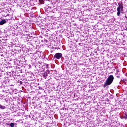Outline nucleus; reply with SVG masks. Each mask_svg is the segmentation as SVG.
Here are the masks:
<instances>
[{"label":"nucleus","instance_id":"obj_7","mask_svg":"<svg viewBox=\"0 0 127 127\" xmlns=\"http://www.w3.org/2000/svg\"><path fill=\"white\" fill-rule=\"evenodd\" d=\"M122 81L123 82V83L125 84V85L127 84V80L126 79L122 80Z\"/></svg>","mask_w":127,"mask_h":127},{"label":"nucleus","instance_id":"obj_4","mask_svg":"<svg viewBox=\"0 0 127 127\" xmlns=\"http://www.w3.org/2000/svg\"><path fill=\"white\" fill-rule=\"evenodd\" d=\"M5 23H6V20H5L4 19L0 21V25H3V24H4Z\"/></svg>","mask_w":127,"mask_h":127},{"label":"nucleus","instance_id":"obj_12","mask_svg":"<svg viewBox=\"0 0 127 127\" xmlns=\"http://www.w3.org/2000/svg\"><path fill=\"white\" fill-rule=\"evenodd\" d=\"M118 73H119V70L116 71V75H117V74H118Z\"/></svg>","mask_w":127,"mask_h":127},{"label":"nucleus","instance_id":"obj_9","mask_svg":"<svg viewBox=\"0 0 127 127\" xmlns=\"http://www.w3.org/2000/svg\"><path fill=\"white\" fill-rule=\"evenodd\" d=\"M10 127H14V123H11V124H10Z\"/></svg>","mask_w":127,"mask_h":127},{"label":"nucleus","instance_id":"obj_2","mask_svg":"<svg viewBox=\"0 0 127 127\" xmlns=\"http://www.w3.org/2000/svg\"><path fill=\"white\" fill-rule=\"evenodd\" d=\"M118 7H117V16H120L121 15V13H123V9H124V6H123V4L118 3Z\"/></svg>","mask_w":127,"mask_h":127},{"label":"nucleus","instance_id":"obj_6","mask_svg":"<svg viewBox=\"0 0 127 127\" xmlns=\"http://www.w3.org/2000/svg\"><path fill=\"white\" fill-rule=\"evenodd\" d=\"M43 76L44 78H46L47 77V73H43Z\"/></svg>","mask_w":127,"mask_h":127},{"label":"nucleus","instance_id":"obj_10","mask_svg":"<svg viewBox=\"0 0 127 127\" xmlns=\"http://www.w3.org/2000/svg\"><path fill=\"white\" fill-rule=\"evenodd\" d=\"M124 29H125V30H126L127 31V26H126L124 27Z\"/></svg>","mask_w":127,"mask_h":127},{"label":"nucleus","instance_id":"obj_1","mask_svg":"<svg viewBox=\"0 0 127 127\" xmlns=\"http://www.w3.org/2000/svg\"><path fill=\"white\" fill-rule=\"evenodd\" d=\"M114 76L110 75L106 80L105 83H104L103 85L104 88H107V89H108V86H110V85L112 84V83H113V81H114Z\"/></svg>","mask_w":127,"mask_h":127},{"label":"nucleus","instance_id":"obj_5","mask_svg":"<svg viewBox=\"0 0 127 127\" xmlns=\"http://www.w3.org/2000/svg\"><path fill=\"white\" fill-rule=\"evenodd\" d=\"M44 0H39V2L41 3V4H44Z\"/></svg>","mask_w":127,"mask_h":127},{"label":"nucleus","instance_id":"obj_11","mask_svg":"<svg viewBox=\"0 0 127 127\" xmlns=\"http://www.w3.org/2000/svg\"><path fill=\"white\" fill-rule=\"evenodd\" d=\"M46 68L47 69V68H48V64H46Z\"/></svg>","mask_w":127,"mask_h":127},{"label":"nucleus","instance_id":"obj_13","mask_svg":"<svg viewBox=\"0 0 127 127\" xmlns=\"http://www.w3.org/2000/svg\"><path fill=\"white\" fill-rule=\"evenodd\" d=\"M117 78H120V75L116 76Z\"/></svg>","mask_w":127,"mask_h":127},{"label":"nucleus","instance_id":"obj_3","mask_svg":"<svg viewBox=\"0 0 127 127\" xmlns=\"http://www.w3.org/2000/svg\"><path fill=\"white\" fill-rule=\"evenodd\" d=\"M62 57V54L61 53H57L54 56V58H56V59H60Z\"/></svg>","mask_w":127,"mask_h":127},{"label":"nucleus","instance_id":"obj_8","mask_svg":"<svg viewBox=\"0 0 127 127\" xmlns=\"http://www.w3.org/2000/svg\"><path fill=\"white\" fill-rule=\"evenodd\" d=\"M0 109H2L3 110H4V109H5V106H3L0 104Z\"/></svg>","mask_w":127,"mask_h":127}]
</instances>
